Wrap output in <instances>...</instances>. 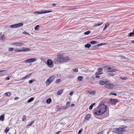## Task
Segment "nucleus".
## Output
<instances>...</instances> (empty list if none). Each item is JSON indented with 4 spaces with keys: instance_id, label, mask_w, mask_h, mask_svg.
<instances>
[{
    "instance_id": "nucleus-33",
    "label": "nucleus",
    "mask_w": 134,
    "mask_h": 134,
    "mask_svg": "<svg viewBox=\"0 0 134 134\" xmlns=\"http://www.w3.org/2000/svg\"><path fill=\"white\" fill-rule=\"evenodd\" d=\"M40 26L39 25H37L35 28V29L36 30H37L39 28Z\"/></svg>"
},
{
    "instance_id": "nucleus-25",
    "label": "nucleus",
    "mask_w": 134,
    "mask_h": 134,
    "mask_svg": "<svg viewBox=\"0 0 134 134\" xmlns=\"http://www.w3.org/2000/svg\"><path fill=\"white\" fill-rule=\"evenodd\" d=\"M6 38L5 36L4 35H2L0 38V40H2L5 39Z\"/></svg>"
},
{
    "instance_id": "nucleus-49",
    "label": "nucleus",
    "mask_w": 134,
    "mask_h": 134,
    "mask_svg": "<svg viewBox=\"0 0 134 134\" xmlns=\"http://www.w3.org/2000/svg\"><path fill=\"white\" fill-rule=\"evenodd\" d=\"M31 75V74L30 73V74H28L27 76H25V77H26V79H27L28 77H29Z\"/></svg>"
},
{
    "instance_id": "nucleus-21",
    "label": "nucleus",
    "mask_w": 134,
    "mask_h": 134,
    "mask_svg": "<svg viewBox=\"0 0 134 134\" xmlns=\"http://www.w3.org/2000/svg\"><path fill=\"white\" fill-rule=\"evenodd\" d=\"M63 91V90L62 89H60L57 92V94L58 95L60 94Z\"/></svg>"
},
{
    "instance_id": "nucleus-52",
    "label": "nucleus",
    "mask_w": 134,
    "mask_h": 134,
    "mask_svg": "<svg viewBox=\"0 0 134 134\" xmlns=\"http://www.w3.org/2000/svg\"><path fill=\"white\" fill-rule=\"evenodd\" d=\"M83 131V129H81L79 131L78 134H80Z\"/></svg>"
},
{
    "instance_id": "nucleus-26",
    "label": "nucleus",
    "mask_w": 134,
    "mask_h": 134,
    "mask_svg": "<svg viewBox=\"0 0 134 134\" xmlns=\"http://www.w3.org/2000/svg\"><path fill=\"white\" fill-rule=\"evenodd\" d=\"M51 102V98L47 99L46 101V102L48 104L50 103Z\"/></svg>"
},
{
    "instance_id": "nucleus-8",
    "label": "nucleus",
    "mask_w": 134,
    "mask_h": 134,
    "mask_svg": "<svg viewBox=\"0 0 134 134\" xmlns=\"http://www.w3.org/2000/svg\"><path fill=\"white\" fill-rule=\"evenodd\" d=\"M118 129H119V131L118 133L119 134H122L126 131L124 129L123 127L120 128L119 127Z\"/></svg>"
},
{
    "instance_id": "nucleus-51",
    "label": "nucleus",
    "mask_w": 134,
    "mask_h": 134,
    "mask_svg": "<svg viewBox=\"0 0 134 134\" xmlns=\"http://www.w3.org/2000/svg\"><path fill=\"white\" fill-rule=\"evenodd\" d=\"M70 102H68L66 103V105L67 106L70 107Z\"/></svg>"
},
{
    "instance_id": "nucleus-53",
    "label": "nucleus",
    "mask_w": 134,
    "mask_h": 134,
    "mask_svg": "<svg viewBox=\"0 0 134 134\" xmlns=\"http://www.w3.org/2000/svg\"><path fill=\"white\" fill-rule=\"evenodd\" d=\"M23 34H25L28 35L29 36L30 35V34L29 33H27V32H23Z\"/></svg>"
},
{
    "instance_id": "nucleus-12",
    "label": "nucleus",
    "mask_w": 134,
    "mask_h": 134,
    "mask_svg": "<svg viewBox=\"0 0 134 134\" xmlns=\"http://www.w3.org/2000/svg\"><path fill=\"white\" fill-rule=\"evenodd\" d=\"M119 131V129L118 128H114L113 129L112 131L113 132L115 133H116L118 134Z\"/></svg>"
},
{
    "instance_id": "nucleus-4",
    "label": "nucleus",
    "mask_w": 134,
    "mask_h": 134,
    "mask_svg": "<svg viewBox=\"0 0 134 134\" xmlns=\"http://www.w3.org/2000/svg\"><path fill=\"white\" fill-rule=\"evenodd\" d=\"M118 102V101L117 99H111L109 100L108 102L109 104H112L113 105H115Z\"/></svg>"
},
{
    "instance_id": "nucleus-56",
    "label": "nucleus",
    "mask_w": 134,
    "mask_h": 134,
    "mask_svg": "<svg viewBox=\"0 0 134 134\" xmlns=\"http://www.w3.org/2000/svg\"><path fill=\"white\" fill-rule=\"evenodd\" d=\"M13 50V48H9V51H12Z\"/></svg>"
},
{
    "instance_id": "nucleus-34",
    "label": "nucleus",
    "mask_w": 134,
    "mask_h": 134,
    "mask_svg": "<svg viewBox=\"0 0 134 134\" xmlns=\"http://www.w3.org/2000/svg\"><path fill=\"white\" fill-rule=\"evenodd\" d=\"M78 80L79 81H82L83 79V77L82 76H79L78 78Z\"/></svg>"
},
{
    "instance_id": "nucleus-58",
    "label": "nucleus",
    "mask_w": 134,
    "mask_h": 134,
    "mask_svg": "<svg viewBox=\"0 0 134 134\" xmlns=\"http://www.w3.org/2000/svg\"><path fill=\"white\" fill-rule=\"evenodd\" d=\"M89 109L91 110L92 109V104H91L90 106Z\"/></svg>"
},
{
    "instance_id": "nucleus-37",
    "label": "nucleus",
    "mask_w": 134,
    "mask_h": 134,
    "mask_svg": "<svg viewBox=\"0 0 134 134\" xmlns=\"http://www.w3.org/2000/svg\"><path fill=\"white\" fill-rule=\"evenodd\" d=\"M34 121H32L30 123H29V124L27 126H31L33 123L34 122Z\"/></svg>"
},
{
    "instance_id": "nucleus-32",
    "label": "nucleus",
    "mask_w": 134,
    "mask_h": 134,
    "mask_svg": "<svg viewBox=\"0 0 134 134\" xmlns=\"http://www.w3.org/2000/svg\"><path fill=\"white\" fill-rule=\"evenodd\" d=\"M109 66H110L109 65H107V66H104V68L105 69V70H106L108 72V68H109Z\"/></svg>"
},
{
    "instance_id": "nucleus-38",
    "label": "nucleus",
    "mask_w": 134,
    "mask_h": 134,
    "mask_svg": "<svg viewBox=\"0 0 134 134\" xmlns=\"http://www.w3.org/2000/svg\"><path fill=\"white\" fill-rule=\"evenodd\" d=\"M91 31H88L85 32L84 33V34L85 35H87L90 33Z\"/></svg>"
},
{
    "instance_id": "nucleus-22",
    "label": "nucleus",
    "mask_w": 134,
    "mask_h": 134,
    "mask_svg": "<svg viewBox=\"0 0 134 134\" xmlns=\"http://www.w3.org/2000/svg\"><path fill=\"white\" fill-rule=\"evenodd\" d=\"M6 72L5 70H1L0 71V75L4 74Z\"/></svg>"
},
{
    "instance_id": "nucleus-45",
    "label": "nucleus",
    "mask_w": 134,
    "mask_h": 134,
    "mask_svg": "<svg viewBox=\"0 0 134 134\" xmlns=\"http://www.w3.org/2000/svg\"><path fill=\"white\" fill-rule=\"evenodd\" d=\"M99 42H98L96 41H93V44H97Z\"/></svg>"
},
{
    "instance_id": "nucleus-23",
    "label": "nucleus",
    "mask_w": 134,
    "mask_h": 134,
    "mask_svg": "<svg viewBox=\"0 0 134 134\" xmlns=\"http://www.w3.org/2000/svg\"><path fill=\"white\" fill-rule=\"evenodd\" d=\"M5 96H9L11 95V93L10 92H8L5 93L4 94Z\"/></svg>"
},
{
    "instance_id": "nucleus-13",
    "label": "nucleus",
    "mask_w": 134,
    "mask_h": 134,
    "mask_svg": "<svg viewBox=\"0 0 134 134\" xmlns=\"http://www.w3.org/2000/svg\"><path fill=\"white\" fill-rule=\"evenodd\" d=\"M29 59L30 63L34 62L36 61L37 59L36 58H30Z\"/></svg>"
},
{
    "instance_id": "nucleus-14",
    "label": "nucleus",
    "mask_w": 134,
    "mask_h": 134,
    "mask_svg": "<svg viewBox=\"0 0 134 134\" xmlns=\"http://www.w3.org/2000/svg\"><path fill=\"white\" fill-rule=\"evenodd\" d=\"M116 70L114 69H113L111 68L110 67L108 68V72H115L116 71Z\"/></svg>"
},
{
    "instance_id": "nucleus-20",
    "label": "nucleus",
    "mask_w": 134,
    "mask_h": 134,
    "mask_svg": "<svg viewBox=\"0 0 134 134\" xmlns=\"http://www.w3.org/2000/svg\"><path fill=\"white\" fill-rule=\"evenodd\" d=\"M91 46V45L89 43H87L85 45L86 48H89Z\"/></svg>"
},
{
    "instance_id": "nucleus-2",
    "label": "nucleus",
    "mask_w": 134,
    "mask_h": 134,
    "mask_svg": "<svg viewBox=\"0 0 134 134\" xmlns=\"http://www.w3.org/2000/svg\"><path fill=\"white\" fill-rule=\"evenodd\" d=\"M107 106L102 104H100L95 109V114L98 115H100L104 114L107 111Z\"/></svg>"
},
{
    "instance_id": "nucleus-6",
    "label": "nucleus",
    "mask_w": 134,
    "mask_h": 134,
    "mask_svg": "<svg viewBox=\"0 0 134 134\" xmlns=\"http://www.w3.org/2000/svg\"><path fill=\"white\" fill-rule=\"evenodd\" d=\"M52 11L51 10L48 11H44V10H42V11H35L34 12V14H44L46 13H49L51 12Z\"/></svg>"
},
{
    "instance_id": "nucleus-24",
    "label": "nucleus",
    "mask_w": 134,
    "mask_h": 134,
    "mask_svg": "<svg viewBox=\"0 0 134 134\" xmlns=\"http://www.w3.org/2000/svg\"><path fill=\"white\" fill-rule=\"evenodd\" d=\"M109 24H105V27H104V29H103V31H104L109 26Z\"/></svg>"
},
{
    "instance_id": "nucleus-36",
    "label": "nucleus",
    "mask_w": 134,
    "mask_h": 134,
    "mask_svg": "<svg viewBox=\"0 0 134 134\" xmlns=\"http://www.w3.org/2000/svg\"><path fill=\"white\" fill-rule=\"evenodd\" d=\"M26 119V116L25 115H24L22 117V120L23 121H24Z\"/></svg>"
},
{
    "instance_id": "nucleus-9",
    "label": "nucleus",
    "mask_w": 134,
    "mask_h": 134,
    "mask_svg": "<svg viewBox=\"0 0 134 134\" xmlns=\"http://www.w3.org/2000/svg\"><path fill=\"white\" fill-rule=\"evenodd\" d=\"M53 63V61L52 60L50 59H48L47 62V64L48 66L50 67H52L53 66L51 65Z\"/></svg>"
},
{
    "instance_id": "nucleus-54",
    "label": "nucleus",
    "mask_w": 134,
    "mask_h": 134,
    "mask_svg": "<svg viewBox=\"0 0 134 134\" xmlns=\"http://www.w3.org/2000/svg\"><path fill=\"white\" fill-rule=\"evenodd\" d=\"M69 77L70 78L73 77H74V76L71 74H70L69 75Z\"/></svg>"
},
{
    "instance_id": "nucleus-29",
    "label": "nucleus",
    "mask_w": 134,
    "mask_h": 134,
    "mask_svg": "<svg viewBox=\"0 0 134 134\" xmlns=\"http://www.w3.org/2000/svg\"><path fill=\"white\" fill-rule=\"evenodd\" d=\"M30 61H29V59H26L23 62V63H30Z\"/></svg>"
},
{
    "instance_id": "nucleus-40",
    "label": "nucleus",
    "mask_w": 134,
    "mask_h": 134,
    "mask_svg": "<svg viewBox=\"0 0 134 134\" xmlns=\"http://www.w3.org/2000/svg\"><path fill=\"white\" fill-rule=\"evenodd\" d=\"M106 44H107V43H100L99 44H98V46H102L104 45H105Z\"/></svg>"
},
{
    "instance_id": "nucleus-63",
    "label": "nucleus",
    "mask_w": 134,
    "mask_h": 134,
    "mask_svg": "<svg viewBox=\"0 0 134 134\" xmlns=\"http://www.w3.org/2000/svg\"><path fill=\"white\" fill-rule=\"evenodd\" d=\"M26 79V77L25 76L24 77H23L22 78V80H24V79Z\"/></svg>"
},
{
    "instance_id": "nucleus-39",
    "label": "nucleus",
    "mask_w": 134,
    "mask_h": 134,
    "mask_svg": "<svg viewBox=\"0 0 134 134\" xmlns=\"http://www.w3.org/2000/svg\"><path fill=\"white\" fill-rule=\"evenodd\" d=\"M60 81V79H57L55 81V83H59V82Z\"/></svg>"
},
{
    "instance_id": "nucleus-44",
    "label": "nucleus",
    "mask_w": 134,
    "mask_h": 134,
    "mask_svg": "<svg viewBox=\"0 0 134 134\" xmlns=\"http://www.w3.org/2000/svg\"><path fill=\"white\" fill-rule=\"evenodd\" d=\"M98 70L99 72H100L103 70V69L101 68H98Z\"/></svg>"
},
{
    "instance_id": "nucleus-64",
    "label": "nucleus",
    "mask_w": 134,
    "mask_h": 134,
    "mask_svg": "<svg viewBox=\"0 0 134 134\" xmlns=\"http://www.w3.org/2000/svg\"><path fill=\"white\" fill-rule=\"evenodd\" d=\"M103 132H99L98 133H97V134H102Z\"/></svg>"
},
{
    "instance_id": "nucleus-47",
    "label": "nucleus",
    "mask_w": 134,
    "mask_h": 134,
    "mask_svg": "<svg viewBox=\"0 0 134 134\" xmlns=\"http://www.w3.org/2000/svg\"><path fill=\"white\" fill-rule=\"evenodd\" d=\"M102 74V73H101L100 72H99V71H98V72H97L95 74L96 75H101Z\"/></svg>"
},
{
    "instance_id": "nucleus-11",
    "label": "nucleus",
    "mask_w": 134,
    "mask_h": 134,
    "mask_svg": "<svg viewBox=\"0 0 134 134\" xmlns=\"http://www.w3.org/2000/svg\"><path fill=\"white\" fill-rule=\"evenodd\" d=\"M13 45H15L16 46H22L23 44L21 43L16 42L13 43Z\"/></svg>"
},
{
    "instance_id": "nucleus-43",
    "label": "nucleus",
    "mask_w": 134,
    "mask_h": 134,
    "mask_svg": "<svg viewBox=\"0 0 134 134\" xmlns=\"http://www.w3.org/2000/svg\"><path fill=\"white\" fill-rule=\"evenodd\" d=\"M62 108L63 109L65 110V109H67L68 108L67 107V106H63L62 107Z\"/></svg>"
},
{
    "instance_id": "nucleus-57",
    "label": "nucleus",
    "mask_w": 134,
    "mask_h": 134,
    "mask_svg": "<svg viewBox=\"0 0 134 134\" xmlns=\"http://www.w3.org/2000/svg\"><path fill=\"white\" fill-rule=\"evenodd\" d=\"M19 98V97H15V98H14V100H15L18 99Z\"/></svg>"
},
{
    "instance_id": "nucleus-35",
    "label": "nucleus",
    "mask_w": 134,
    "mask_h": 134,
    "mask_svg": "<svg viewBox=\"0 0 134 134\" xmlns=\"http://www.w3.org/2000/svg\"><path fill=\"white\" fill-rule=\"evenodd\" d=\"M14 51L16 52H22L21 50L20 49H14Z\"/></svg>"
},
{
    "instance_id": "nucleus-46",
    "label": "nucleus",
    "mask_w": 134,
    "mask_h": 134,
    "mask_svg": "<svg viewBox=\"0 0 134 134\" xmlns=\"http://www.w3.org/2000/svg\"><path fill=\"white\" fill-rule=\"evenodd\" d=\"M35 80H31L29 81V82L30 84L31 83L35 81Z\"/></svg>"
},
{
    "instance_id": "nucleus-17",
    "label": "nucleus",
    "mask_w": 134,
    "mask_h": 134,
    "mask_svg": "<svg viewBox=\"0 0 134 134\" xmlns=\"http://www.w3.org/2000/svg\"><path fill=\"white\" fill-rule=\"evenodd\" d=\"M16 27H18L22 26L23 25V23H20L18 24H16Z\"/></svg>"
},
{
    "instance_id": "nucleus-55",
    "label": "nucleus",
    "mask_w": 134,
    "mask_h": 134,
    "mask_svg": "<svg viewBox=\"0 0 134 134\" xmlns=\"http://www.w3.org/2000/svg\"><path fill=\"white\" fill-rule=\"evenodd\" d=\"M121 79L123 80H126L127 79V77H124L121 78Z\"/></svg>"
},
{
    "instance_id": "nucleus-16",
    "label": "nucleus",
    "mask_w": 134,
    "mask_h": 134,
    "mask_svg": "<svg viewBox=\"0 0 134 134\" xmlns=\"http://www.w3.org/2000/svg\"><path fill=\"white\" fill-rule=\"evenodd\" d=\"M4 114H3L0 116V121H3L4 120Z\"/></svg>"
},
{
    "instance_id": "nucleus-59",
    "label": "nucleus",
    "mask_w": 134,
    "mask_h": 134,
    "mask_svg": "<svg viewBox=\"0 0 134 134\" xmlns=\"http://www.w3.org/2000/svg\"><path fill=\"white\" fill-rule=\"evenodd\" d=\"M95 77L96 78H99L100 77V76L98 75H97L95 76Z\"/></svg>"
},
{
    "instance_id": "nucleus-30",
    "label": "nucleus",
    "mask_w": 134,
    "mask_h": 134,
    "mask_svg": "<svg viewBox=\"0 0 134 134\" xmlns=\"http://www.w3.org/2000/svg\"><path fill=\"white\" fill-rule=\"evenodd\" d=\"M34 99V98L33 97H31L27 101V102L28 103L32 101Z\"/></svg>"
},
{
    "instance_id": "nucleus-42",
    "label": "nucleus",
    "mask_w": 134,
    "mask_h": 134,
    "mask_svg": "<svg viewBox=\"0 0 134 134\" xmlns=\"http://www.w3.org/2000/svg\"><path fill=\"white\" fill-rule=\"evenodd\" d=\"M78 68L74 69L73 71L74 72H77L78 71Z\"/></svg>"
},
{
    "instance_id": "nucleus-61",
    "label": "nucleus",
    "mask_w": 134,
    "mask_h": 134,
    "mask_svg": "<svg viewBox=\"0 0 134 134\" xmlns=\"http://www.w3.org/2000/svg\"><path fill=\"white\" fill-rule=\"evenodd\" d=\"M73 94V92H71L69 94L70 95H72Z\"/></svg>"
},
{
    "instance_id": "nucleus-60",
    "label": "nucleus",
    "mask_w": 134,
    "mask_h": 134,
    "mask_svg": "<svg viewBox=\"0 0 134 134\" xmlns=\"http://www.w3.org/2000/svg\"><path fill=\"white\" fill-rule=\"evenodd\" d=\"M10 78L9 77H6L5 79L7 80H9Z\"/></svg>"
},
{
    "instance_id": "nucleus-5",
    "label": "nucleus",
    "mask_w": 134,
    "mask_h": 134,
    "mask_svg": "<svg viewBox=\"0 0 134 134\" xmlns=\"http://www.w3.org/2000/svg\"><path fill=\"white\" fill-rule=\"evenodd\" d=\"M110 81H108V80L107 79H103L101 80L99 82V84L102 85H104L107 84L108 83L110 82Z\"/></svg>"
},
{
    "instance_id": "nucleus-28",
    "label": "nucleus",
    "mask_w": 134,
    "mask_h": 134,
    "mask_svg": "<svg viewBox=\"0 0 134 134\" xmlns=\"http://www.w3.org/2000/svg\"><path fill=\"white\" fill-rule=\"evenodd\" d=\"M103 22L99 23L96 24L95 25H94L93 26V27H94L95 26H99L101 25H102L103 24Z\"/></svg>"
},
{
    "instance_id": "nucleus-27",
    "label": "nucleus",
    "mask_w": 134,
    "mask_h": 134,
    "mask_svg": "<svg viewBox=\"0 0 134 134\" xmlns=\"http://www.w3.org/2000/svg\"><path fill=\"white\" fill-rule=\"evenodd\" d=\"M108 75L110 76H113L115 75V74L113 73H109L107 74Z\"/></svg>"
},
{
    "instance_id": "nucleus-62",
    "label": "nucleus",
    "mask_w": 134,
    "mask_h": 134,
    "mask_svg": "<svg viewBox=\"0 0 134 134\" xmlns=\"http://www.w3.org/2000/svg\"><path fill=\"white\" fill-rule=\"evenodd\" d=\"M96 92L94 90L93 91V95H94L95 93Z\"/></svg>"
},
{
    "instance_id": "nucleus-10",
    "label": "nucleus",
    "mask_w": 134,
    "mask_h": 134,
    "mask_svg": "<svg viewBox=\"0 0 134 134\" xmlns=\"http://www.w3.org/2000/svg\"><path fill=\"white\" fill-rule=\"evenodd\" d=\"M31 49L28 48L23 47L21 50L22 52H26L30 51Z\"/></svg>"
},
{
    "instance_id": "nucleus-31",
    "label": "nucleus",
    "mask_w": 134,
    "mask_h": 134,
    "mask_svg": "<svg viewBox=\"0 0 134 134\" xmlns=\"http://www.w3.org/2000/svg\"><path fill=\"white\" fill-rule=\"evenodd\" d=\"M10 27L11 28H17L16 26V24H13V25H11L10 26Z\"/></svg>"
},
{
    "instance_id": "nucleus-48",
    "label": "nucleus",
    "mask_w": 134,
    "mask_h": 134,
    "mask_svg": "<svg viewBox=\"0 0 134 134\" xmlns=\"http://www.w3.org/2000/svg\"><path fill=\"white\" fill-rule=\"evenodd\" d=\"M76 8H75V7H70L68 9H76Z\"/></svg>"
},
{
    "instance_id": "nucleus-18",
    "label": "nucleus",
    "mask_w": 134,
    "mask_h": 134,
    "mask_svg": "<svg viewBox=\"0 0 134 134\" xmlns=\"http://www.w3.org/2000/svg\"><path fill=\"white\" fill-rule=\"evenodd\" d=\"M98 44L96 45H93V49H96L98 48Z\"/></svg>"
},
{
    "instance_id": "nucleus-50",
    "label": "nucleus",
    "mask_w": 134,
    "mask_h": 134,
    "mask_svg": "<svg viewBox=\"0 0 134 134\" xmlns=\"http://www.w3.org/2000/svg\"><path fill=\"white\" fill-rule=\"evenodd\" d=\"M110 95H114V96H116L117 95V94L116 93H110Z\"/></svg>"
},
{
    "instance_id": "nucleus-41",
    "label": "nucleus",
    "mask_w": 134,
    "mask_h": 134,
    "mask_svg": "<svg viewBox=\"0 0 134 134\" xmlns=\"http://www.w3.org/2000/svg\"><path fill=\"white\" fill-rule=\"evenodd\" d=\"M9 130V128H6L5 130V132L7 133Z\"/></svg>"
},
{
    "instance_id": "nucleus-7",
    "label": "nucleus",
    "mask_w": 134,
    "mask_h": 134,
    "mask_svg": "<svg viewBox=\"0 0 134 134\" xmlns=\"http://www.w3.org/2000/svg\"><path fill=\"white\" fill-rule=\"evenodd\" d=\"M114 86L113 84L112 83H108L106 85L105 87L106 88L109 89L112 88L114 87Z\"/></svg>"
},
{
    "instance_id": "nucleus-1",
    "label": "nucleus",
    "mask_w": 134,
    "mask_h": 134,
    "mask_svg": "<svg viewBox=\"0 0 134 134\" xmlns=\"http://www.w3.org/2000/svg\"><path fill=\"white\" fill-rule=\"evenodd\" d=\"M69 57L68 56L64 57L63 54L58 53L57 57L53 60V62L56 64H60L66 62L69 60Z\"/></svg>"
},
{
    "instance_id": "nucleus-15",
    "label": "nucleus",
    "mask_w": 134,
    "mask_h": 134,
    "mask_svg": "<svg viewBox=\"0 0 134 134\" xmlns=\"http://www.w3.org/2000/svg\"><path fill=\"white\" fill-rule=\"evenodd\" d=\"M91 115L90 114H87L85 116V119L87 120L90 117Z\"/></svg>"
},
{
    "instance_id": "nucleus-19",
    "label": "nucleus",
    "mask_w": 134,
    "mask_h": 134,
    "mask_svg": "<svg viewBox=\"0 0 134 134\" xmlns=\"http://www.w3.org/2000/svg\"><path fill=\"white\" fill-rule=\"evenodd\" d=\"M133 36H134V32H133L130 33L128 34V37H132Z\"/></svg>"
},
{
    "instance_id": "nucleus-3",
    "label": "nucleus",
    "mask_w": 134,
    "mask_h": 134,
    "mask_svg": "<svg viewBox=\"0 0 134 134\" xmlns=\"http://www.w3.org/2000/svg\"><path fill=\"white\" fill-rule=\"evenodd\" d=\"M55 77L54 76H52L50 77L46 81L45 83L46 85L48 86L49 84L54 80Z\"/></svg>"
}]
</instances>
